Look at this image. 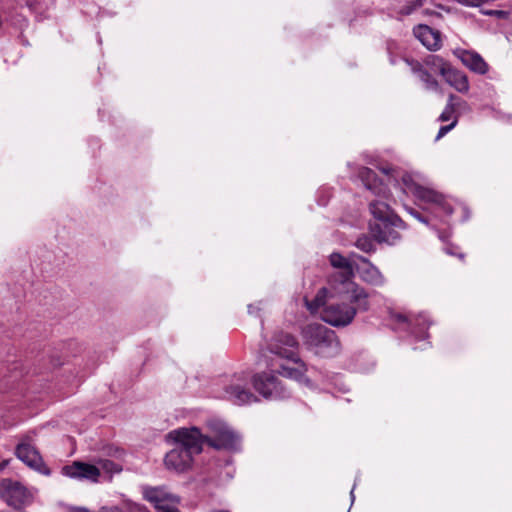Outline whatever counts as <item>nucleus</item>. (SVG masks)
<instances>
[{
    "label": "nucleus",
    "mask_w": 512,
    "mask_h": 512,
    "mask_svg": "<svg viewBox=\"0 0 512 512\" xmlns=\"http://www.w3.org/2000/svg\"><path fill=\"white\" fill-rule=\"evenodd\" d=\"M269 351L273 355L268 365L272 372L310 384L304 376L306 365L298 356V342L293 335L284 332L275 334L269 344Z\"/></svg>",
    "instance_id": "nucleus-2"
},
{
    "label": "nucleus",
    "mask_w": 512,
    "mask_h": 512,
    "mask_svg": "<svg viewBox=\"0 0 512 512\" xmlns=\"http://www.w3.org/2000/svg\"><path fill=\"white\" fill-rule=\"evenodd\" d=\"M445 252H446L447 254H450V255H455V253H454L453 249H452V248H450V247L445 248Z\"/></svg>",
    "instance_id": "nucleus-31"
},
{
    "label": "nucleus",
    "mask_w": 512,
    "mask_h": 512,
    "mask_svg": "<svg viewBox=\"0 0 512 512\" xmlns=\"http://www.w3.org/2000/svg\"><path fill=\"white\" fill-rule=\"evenodd\" d=\"M457 124V119H454L449 125L441 126L436 136V141L445 136L450 130H452Z\"/></svg>",
    "instance_id": "nucleus-27"
},
{
    "label": "nucleus",
    "mask_w": 512,
    "mask_h": 512,
    "mask_svg": "<svg viewBox=\"0 0 512 512\" xmlns=\"http://www.w3.org/2000/svg\"><path fill=\"white\" fill-rule=\"evenodd\" d=\"M16 456L26 465L36 470H41L43 466L39 452L27 439H24L17 445Z\"/></svg>",
    "instance_id": "nucleus-16"
},
{
    "label": "nucleus",
    "mask_w": 512,
    "mask_h": 512,
    "mask_svg": "<svg viewBox=\"0 0 512 512\" xmlns=\"http://www.w3.org/2000/svg\"><path fill=\"white\" fill-rule=\"evenodd\" d=\"M224 397L235 405L250 404L257 400V398L244 387L243 379L240 376L234 377L231 383L225 388Z\"/></svg>",
    "instance_id": "nucleus-14"
},
{
    "label": "nucleus",
    "mask_w": 512,
    "mask_h": 512,
    "mask_svg": "<svg viewBox=\"0 0 512 512\" xmlns=\"http://www.w3.org/2000/svg\"><path fill=\"white\" fill-rule=\"evenodd\" d=\"M458 58L464 66L477 74H486L488 72V64L476 52L468 50H460L457 53Z\"/></svg>",
    "instance_id": "nucleus-17"
},
{
    "label": "nucleus",
    "mask_w": 512,
    "mask_h": 512,
    "mask_svg": "<svg viewBox=\"0 0 512 512\" xmlns=\"http://www.w3.org/2000/svg\"><path fill=\"white\" fill-rule=\"evenodd\" d=\"M354 488H355V486L352 488V490L350 492V496H351L352 501L354 500Z\"/></svg>",
    "instance_id": "nucleus-32"
},
{
    "label": "nucleus",
    "mask_w": 512,
    "mask_h": 512,
    "mask_svg": "<svg viewBox=\"0 0 512 512\" xmlns=\"http://www.w3.org/2000/svg\"><path fill=\"white\" fill-rule=\"evenodd\" d=\"M359 177L365 187L376 196L369 205L374 218L370 223L372 236L380 243L395 244L401 237L399 230L405 229V226L386 202L389 197L387 186L379 181L374 171L369 168H361Z\"/></svg>",
    "instance_id": "nucleus-1"
},
{
    "label": "nucleus",
    "mask_w": 512,
    "mask_h": 512,
    "mask_svg": "<svg viewBox=\"0 0 512 512\" xmlns=\"http://www.w3.org/2000/svg\"><path fill=\"white\" fill-rule=\"evenodd\" d=\"M426 0H406L405 5L400 8V13L409 15L417 8L421 7Z\"/></svg>",
    "instance_id": "nucleus-26"
},
{
    "label": "nucleus",
    "mask_w": 512,
    "mask_h": 512,
    "mask_svg": "<svg viewBox=\"0 0 512 512\" xmlns=\"http://www.w3.org/2000/svg\"><path fill=\"white\" fill-rule=\"evenodd\" d=\"M356 254H352L349 258L338 252H333L329 256L330 265L337 270L331 274L328 283L332 289L338 294H345L360 309L368 310L369 294L366 289L356 283L354 278V260L357 259Z\"/></svg>",
    "instance_id": "nucleus-3"
},
{
    "label": "nucleus",
    "mask_w": 512,
    "mask_h": 512,
    "mask_svg": "<svg viewBox=\"0 0 512 512\" xmlns=\"http://www.w3.org/2000/svg\"><path fill=\"white\" fill-rule=\"evenodd\" d=\"M167 443L178 446L191 454L198 455L205 444L204 433L196 426L181 427L168 432L165 436Z\"/></svg>",
    "instance_id": "nucleus-8"
},
{
    "label": "nucleus",
    "mask_w": 512,
    "mask_h": 512,
    "mask_svg": "<svg viewBox=\"0 0 512 512\" xmlns=\"http://www.w3.org/2000/svg\"><path fill=\"white\" fill-rule=\"evenodd\" d=\"M395 319L398 322L408 323V325H414L415 328H417V331H414L415 337L418 339H424L426 337V330L428 329V320L427 318L422 315H403V314H396Z\"/></svg>",
    "instance_id": "nucleus-21"
},
{
    "label": "nucleus",
    "mask_w": 512,
    "mask_h": 512,
    "mask_svg": "<svg viewBox=\"0 0 512 512\" xmlns=\"http://www.w3.org/2000/svg\"><path fill=\"white\" fill-rule=\"evenodd\" d=\"M303 344L316 355L332 357L340 350V343L333 330L322 324H309L302 330Z\"/></svg>",
    "instance_id": "nucleus-6"
},
{
    "label": "nucleus",
    "mask_w": 512,
    "mask_h": 512,
    "mask_svg": "<svg viewBox=\"0 0 512 512\" xmlns=\"http://www.w3.org/2000/svg\"><path fill=\"white\" fill-rule=\"evenodd\" d=\"M194 455L190 452L175 446L164 458V464L168 470L182 473L192 467Z\"/></svg>",
    "instance_id": "nucleus-12"
},
{
    "label": "nucleus",
    "mask_w": 512,
    "mask_h": 512,
    "mask_svg": "<svg viewBox=\"0 0 512 512\" xmlns=\"http://www.w3.org/2000/svg\"><path fill=\"white\" fill-rule=\"evenodd\" d=\"M484 14H486V15H496L498 17H503L506 14V12L498 11V10H490V11L484 12Z\"/></svg>",
    "instance_id": "nucleus-29"
},
{
    "label": "nucleus",
    "mask_w": 512,
    "mask_h": 512,
    "mask_svg": "<svg viewBox=\"0 0 512 512\" xmlns=\"http://www.w3.org/2000/svg\"><path fill=\"white\" fill-rule=\"evenodd\" d=\"M143 495L158 512H180L178 509L179 498L168 493L164 488L147 487L144 488Z\"/></svg>",
    "instance_id": "nucleus-10"
},
{
    "label": "nucleus",
    "mask_w": 512,
    "mask_h": 512,
    "mask_svg": "<svg viewBox=\"0 0 512 512\" xmlns=\"http://www.w3.org/2000/svg\"><path fill=\"white\" fill-rule=\"evenodd\" d=\"M414 35L429 50H437L441 46L440 33L427 25L414 28Z\"/></svg>",
    "instance_id": "nucleus-19"
},
{
    "label": "nucleus",
    "mask_w": 512,
    "mask_h": 512,
    "mask_svg": "<svg viewBox=\"0 0 512 512\" xmlns=\"http://www.w3.org/2000/svg\"><path fill=\"white\" fill-rule=\"evenodd\" d=\"M328 293L327 288H322L318 291L312 301H305L308 310L312 314H320L322 320L326 323L335 327H344L353 321L358 310L364 311L353 303L345 294L339 295L349 300L352 305H348L347 303L326 305Z\"/></svg>",
    "instance_id": "nucleus-4"
},
{
    "label": "nucleus",
    "mask_w": 512,
    "mask_h": 512,
    "mask_svg": "<svg viewBox=\"0 0 512 512\" xmlns=\"http://www.w3.org/2000/svg\"><path fill=\"white\" fill-rule=\"evenodd\" d=\"M357 259L362 263L356 267V271L362 281L376 287H381L385 284L386 279L384 275L369 259L363 256H357Z\"/></svg>",
    "instance_id": "nucleus-15"
},
{
    "label": "nucleus",
    "mask_w": 512,
    "mask_h": 512,
    "mask_svg": "<svg viewBox=\"0 0 512 512\" xmlns=\"http://www.w3.org/2000/svg\"><path fill=\"white\" fill-rule=\"evenodd\" d=\"M210 512H229V511H226V510H213V511H210Z\"/></svg>",
    "instance_id": "nucleus-33"
},
{
    "label": "nucleus",
    "mask_w": 512,
    "mask_h": 512,
    "mask_svg": "<svg viewBox=\"0 0 512 512\" xmlns=\"http://www.w3.org/2000/svg\"><path fill=\"white\" fill-rule=\"evenodd\" d=\"M62 474L75 479H86L97 482L100 477V468L95 464L75 461L62 468Z\"/></svg>",
    "instance_id": "nucleus-13"
},
{
    "label": "nucleus",
    "mask_w": 512,
    "mask_h": 512,
    "mask_svg": "<svg viewBox=\"0 0 512 512\" xmlns=\"http://www.w3.org/2000/svg\"><path fill=\"white\" fill-rule=\"evenodd\" d=\"M0 497L8 505L19 508L32 503L34 492L18 481L2 479L0 480Z\"/></svg>",
    "instance_id": "nucleus-9"
},
{
    "label": "nucleus",
    "mask_w": 512,
    "mask_h": 512,
    "mask_svg": "<svg viewBox=\"0 0 512 512\" xmlns=\"http://www.w3.org/2000/svg\"><path fill=\"white\" fill-rule=\"evenodd\" d=\"M445 82L457 92L466 94L469 92L470 84L467 75L451 65L443 75Z\"/></svg>",
    "instance_id": "nucleus-18"
},
{
    "label": "nucleus",
    "mask_w": 512,
    "mask_h": 512,
    "mask_svg": "<svg viewBox=\"0 0 512 512\" xmlns=\"http://www.w3.org/2000/svg\"><path fill=\"white\" fill-rule=\"evenodd\" d=\"M355 246L365 253H371L375 251V244L373 240L366 235L359 237L355 242Z\"/></svg>",
    "instance_id": "nucleus-25"
},
{
    "label": "nucleus",
    "mask_w": 512,
    "mask_h": 512,
    "mask_svg": "<svg viewBox=\"0 0 512 512\" xmlns=\"http://www.w3.org/2000/svg\"><path fill=\"white\" fill-rule=\"evenodd\" d=\"M419 180V175L410 173L403 174L401 178V188L403 192L413 196L417 201L423 204L431 205L435 210L441 211L445 216H450L454 210L452 202L434 189L421 185Z\"/></svg>",
    "instance_id": "nucleus-5"
},
{
    "label": "nucleus",
    "mask_w": 512,
    "mask_h": 512,
    "mask_svg": "<svg viewBox=\"0 0 512 512\" xmlns=\"http://www.w3.org/2000/svg\"><path fill=\"white\" fill-rule=\"evenodd\" d=\"M205 444L216 450L236 451L241 444L240 435L224 421L211 419L206 423Z\"/></svg>",
    "instance_id": "nucleus-7"
},
{
    "label": "nucleus",
    "mask_w": 512,
    "mask_h": 512,
    "mask_svg": "<svg viewBox=\"0 0 512 512\" xmlns=\"http://www.w3.org/2000/svg\"><path fill=\"white\" fill-rule=\"evenodd\" d=\"M407 210L413 217L418 219L420 222L426 223V220L419 214V212L415 211L413 208H408Z\"/></svg>",
    "instance_id": "nucleus-28"
},
{
    "label": "nucleus",
    "mask_w": 512,
    "mask_h": 512,
    "mask_svg": "<svg viewBox=\"0 0 512 512\" xmlns=\"http://www.w3.org/2000/svg\"><path fill=\"white\" fill-rule=\"evenodd\" d=\"M421 65L429 72L433 74H440L443 77L451 64L437 55H429L424 59Z\"/></svg>",
    "instance_id": "nucleus-22"
},
{
    "label": "nucleus",
    "mask_w": 512,
    "mask_h": 512,
    "mask_svg": "<svg viewBox=\"0 0 512 512\" xmlns=\"http://www.w3.org/2000/svg\"><path fill=\"white\" fill-rule=\"evenodd\" d=\"M406 63L411 67V71L417 78L423 83L425 89L430 91H438L439 90V82L434 77L433 73L429 72L427 69L419 63L418 61L413 60H405Z\"/></svg>",
    "instance_id": "nucleus-20"
},
{
    "label": "nucleus",
    "mask_w": 512,
    "mask_h": 512,
    "mask_svg": "<svg viewBox=\"0 0 512 512\" xmlns=\"http://www.w3.org/2000/svg\"><path fill=\"white\" fill-rule=\"evenodd\" d=\"M95 465L100 468V474L103 472L108 475L119 473L122 470L121 465L109 460L99 458L96 460Z\"/></svg>",
    "instance_id": "nucleus-23"
},
{
    "label": "nucleus",
    "mask_w": 512,
    "mask_h": 512,
    "mask_svg": "<svg viewBox=\"0 0 512 512\" xmlns=\"http://www.w3.org/2000/svg\"><path fill=\"white\" fill-rule=\"evenodd\" d=\"M458 100L459 99L455 95H453V94L449 95L448 103L439 116L440 121L444 122V121H448L452 118V116L455 112L456 105H458L460 103Z\"/></svg>",
    "instance_id": "nucleus-24"
},
{
    "label": "nucleus",
    "mask_w": 512,
    "mask_h": 512,
    "mask_svg": "<svg viewBox=\"0 0 512 512\" xmlns=\"http://www.w3.org/2000/svg\"><path fill=\"white\" fill-rule=\"evenodd\" d=\"M253 386L265 398H283V392L278 379L274 375L267 373L257 374L253 378Z\"/></svg>",
    "instance_id": "nucleus-11"
},
{
    "label": "nucleus",
    "mask_w": 512,
    "mask_h": 512,
    "mask_svg": "<svg viewBox=\"0 0 512 512\" xmlns=\"http://www.w3.org/2000/svg\"><path fill=\"white\" fill-rule=\"evenodd\" d=\"M259 311H260V307H258V306H254V305L248 306V312L251 315H257Z\"/></svg>",
    "instance_id": "nucleus-30"
}]
</instances>
